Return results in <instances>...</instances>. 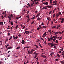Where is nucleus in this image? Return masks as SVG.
<instances>
[{
  "mask_svg": "<svg viewBox=\"0 0 64 64\" xmlns=\"http://www.w3.org/2000/svg\"><path fill=\"white\" fill-rule=\"evenodd\" d=\"M43 28H47V26H44Z\"/></svg>",
  "mask_w": 64,
  "mask_h": 64,
  "instance_id": "nucleus-46",
  "label": "nucleus"
},
{
  "mask_svg": "<svg viewBox=\"0 0 64 64\" xmlns=\"http://www.w3.org/2000/svg\"><path fill=\"white\" fill-rule=\"evenodd\" d=\"M12 37L11 36V37L10 38V39H9V40H11V39H12Z\"/></svg>",
  "mask_w": 64,
  "mask_h": 64,
  "instance_id": "nucleus-37",
  "label": "nucleus"
},
{
  "mask_svg": "<svg viewBox=\"0 0 64 64\" xmlns=\"http://www.w3.org/2000/svg\"><path fill=\"white\" fill-rule=\"evenodd\" d=\"M51 13H52V12L50 11V13H49V14H51Z\"/></svg>",
  "mask_w": 64,
  "mask_h": 64,
  "instance_id": "nucleus-60",
  "label": "nucleus"
},
{
  "mask_svg": "<svg viewBox=\"0 0 64 64\" xmlns=\"http://www.w3.org/2000/svg\"><path fill=\"white\" fill-rule=\"evenodd\" d=\"M57 5V3H55V4H53L52 5Z\"/></svg>",
  "mask_w": 64,
  "mask_h": 64,
  "instance_id": "nucleus-19",
  "label": "nucleus"
},
{
  "mask_svg": "<svg viewBox=\"0 0 64 64\" xmlns=\"http://www.w3.org/2000/svg\"><path fill=\"white\" fill-rule=\"evenodd\" d=\"M55 40H56V38H54V39L53 40V41L54 42H55Z\"/></svg>",
  "mask_w": 64,
  "mask_h": 64,
  "instance_id": "nucleus-30",
  "label": "nucleus"
},
{
  "mask_svg": "<svg viewBox=\"0 0 64 64\" xmlns=\"http://www.w3.org/2000/svg\"><path fill=\"white\" fill-rule=\"evenodd\" d=\"M27 32H26V34H28L29 33V32H30L29 31H27Z\"/></svg>",
  "mask_w": 64,
  "mask_h": 64,
  "instance_id": "nucleus-31",
  "label": "nucleus"
},
{
  "mask_svg": "<svg viewBox=\"0 0 64 64\" xmlns=\"http://www.w3.org/2000/svg\"><path fill=\"white\" fill-rule=\"evenodd\" d=\"M31 7H33V6H34V4H33L32 3L31 4Z\"/></svg>",
  "mask_w": 64,
  "mask_h": 64,
  "instance_id": "nucleus-24",
  "label": "nucleus"
},
{
  "mask_svg": "<svg viewBox=\"0 0 64 64\" xmlns=\"http://www.w3.org/2000/svg\"><path fill=\"white\" fill-rule=\"evenodd\" d=\"M39 28H41V29H42L43 28V27H42L41 26V25H40L39 26Z\"/></svg>",
  "mask_w": 64,
  "mask_h": 64,
  "instance_id": "nucleus-9",
  "label": "nucleus"
},
{
  "mask_svg": "<svg viewBox=\"0 0 64 64\" xmlns=\"http://www.w3.org/2000/svg\"><path fill=\"white\" fill-rule=\"evenodd\" d=\"M38 2H35V4H38Z\"/></svg>",
  "mask_w": 64,
  "mask_h": 64,
  "instance_id": "nucleus-36",
  "label": "nucleus"
},
{
  "mask_svg": "<svg viewBox=\"0 0 64 64\" xmlns=\"http://www.w3.org/2000/svg\"><path fill=\"white\" fill-rule=\"evenodd\" d=\"M50 57H52L53 55V52H52L51 53H50Z\"/></svg>",
  "mask_w": 64,
  "mask_h": 64,
  "instance_id": "nucleus-15",
  "label": "nucleus"
},
{
  "mask_svg": "<svg viewBox=\"0 0 64 64\" xmlns=\"http://www.w3.org/2000/svg\"><path fill=\"white\" fill-rule=\"evenodd\" d=\"M61 62L62 63V64H64V62L63 61H61Z\"/></svg>",
  "mask_w": 64,
  "mask_h": 64,
  "instance_id": "nucleus-32",
  "label": "nucleus"
},
{
  "mask_svg": "<svg viewBox=\"0 0 64 64\" xmlns=\"http://www.w3.org/2000/svg\"><path fill=\"white\" fill-rule=\"evenodd\" d=\"M42 57L44 58H46V56H45V55H42Z\"/></svg>",
  "mask_w": 64,
  "mask_h": 64,
  "instance_id": "nucleus-3",
  "label": "nucleus"
},
{
  "mask_svg": "<svg viewBox=\"0 0 64 64\" xmlns=\"http://www.w3.org/2000/svg\"><path fill=\"white\" fill-rule=\"evenodd\" d=\"M48 22L47 25H48V24H49V20H48Z\"/></svg>",
  "mask_w": 64,
  "mask_h": 64,
  "instance_id": "nucleus-58",
  "label": "nucleus"
},
{
  "mask_svg": "<svg viewBox=\"0 0 64 64\" xmlns=\"http://www.w3.org/2000/svg\"><path fill=\"white\" fill-rule=\"evenodd\" d=\"M18 38V36H16V40H17Z\"/></svg>",
  "mask_w": 64,
  "mask_h": 64,
  "instance_id": "nucleus-50",
  "label": "nucleus"
},
{
  "mask_svg": "<svg viewBox=\"0 0 64 64\" xmlns=\"http://www.w3.org/2000/svg\"><path fill=\"white\" fill-rule=\"evenodd\" d=\"M12 37H13V38H14V39H16V37L15 36H13Z\"/></svg>",
  "mask_w": 64,
  "mask_h": 64,
  "instance_id": "nucleus-16",
  "label": "nucleus"
},
{
  "mask_svg": "<svg viewBox=\"0 0 64 64\" xmlns=\"http://www.w3.org/2000/svg\"><path fill=\"white\" fill-rule=\"evenodd\" d=\"M28 54H32V53L31 52H30L29 51L28 52Z\"/></svg>",
  "mask_w": 64,
  "mask_h": 64,
  "instance_id": "nucleus-14",
  "label": "nucleus"
},
{
  "mask_svg": "<svg viewBox=\"0 0 64 64\" xmlns=\"http://www.w3.org/2000/svg\"><path fill=\"white\" fill-rule=\"evenodd\" d=\"M50 4H52V0H50Z\"/></svg>",
  "mask_w": 64,
  "mask_h": 64,
  "instance_id": "nucleus-33",
  "label": "nucleus"
},
{
  "mask_svg": "<svg viewBox=\"0 0 64 64\" xmlns=\"http://www.w3.org/2000/svg\"><path fill=\"white\" fill-rule=\"evenodd\" d=\"M37 55H35V56L34 57V58H36V57H37Z\"/></svg>",
  "mask_w": 64,
  "mask_h": 64,
  "instance_id": "nucleus-64",
  "label": "nucleus"
},
{
  "mask_svg": "<svg viewBox=\"0 0 64 64\" xmlns=\"http://www.w3.org/2000/svg\"><path fill=\"white\" fill-rule=\"evenodd\" d=\"M27 20L28 21H30V18L29 17L28 18Z\"/></svg>",
  "mask_w": 64,
  "mask_h": 64,
  "instance_id": "nucleus-25",
  "label": "nucleus"
},
{
  "mask_svg": "<svg viewBox=\"0 0 64 64\" xmlns=\"http://www.w3.org/2000/svg\"><path fill=\"white\" fill-rule=\"evenodd\" d=\"M34 23V21L32 22L31 23V24H33V23Z\"/></svg>",
  "mask_w": 64,
  "mask_h": 64,
  "instance_id": "nucleus-38",
  "label": "nucleus"
},
{
  "mask_svg": "<svg viewBox=\"0 0 64 64\" xmlns=\"http://www.w3.org/2000/svg\"><path fill=\"white\" fill-rule=\"evenodd\" d=\"M25 41H24V40L23 39L22 42H21V43L22 44V45H23L24 44H25Z\"/></svg>",
  "mask_w": 64,
  "mask_h": 64,
  "instance_id": "nucleus-1",
  "label": "nucleus"
},
{
  "mask_svg": "<svg viewBox=\"0 0 64 64\" xmlns=\"http://www.w3.org/2000/svg\"><path fill=\"white\" fill-rule=\"evenodd\" d=\"M8 17L9 18V19H11V17H10L9 16H8Z\"/></svg>",
  "mask_w": 64,
  "mask_h": 64,
  "instance_id": "nucleus-43",
  "label": "nucleus"
},
{
  "mask_svg": "<svg viewBox=\"0 0 64 64\" xmlns=\"http://www.w3.org/2000/svg\"><path fill=\"white\" fill-rule=\"evenodd\" d=\"M46 40H45L44 41V44H45L46 45Z\"/></svg>",
  "mask_w": 64,
  "mask_h": 64,
  "instance_id": "nucleus-53",
  "label": "nucleus"
},
{
  "mask_svg": "<svg viewBox=\"0 0 64 64\" xmlns=\"http://www.w3.org/2000/svg\"><path fill=\"white\" fill-rule=\"evenodd\" d=\"M46 61H47V60H46V59L44 60V62H45Z\"/></svg>",
  "mask_w": 64,
  "mask_h": 64,
  "instance_id": "nucleus-49",
  "label": "nucleus"
},
{
  "mask_svg": "<svg viewBox=\"0 0 64 64\" xmlns=\"http://www.w3.org/2000/svg\"><path fill=\"white\" fill-rule=\"evenodd\" d=\"M43 4H45V5H47L48 4V2H44L43 3Z\"/></svg>",
  "mask_w": 64,
  "mask_h": 64,
  "instance_id": "nucleus-2",
  "label": "nucleus"
},
{
  "mask_svg": "<svg viewBox=\"0 0 64 64\" xmlns=\"http://www.w3.org/2000/svg\"><path fill=\"white\" fill-rule=\"evenodd\" d=\"M11 17L12 18H13V14H11Z\"/></svg>",
  "mask_w": 64,
  "mask_h": 64,
  "instance_id": "nucleus-23",
  "label": "nucleus"
},
{
  "mask_svg": "<svg viewBox=\"0 0 64 64\" xmlns=\"http://www.w3.org/2000/svg\"><path fill=\"white\" fill-rule=\"evenodd\" d=\"M50 40H53V38H52V37H51L50 38Z\"/></svg>",
  "mask_w": 64,
  "mask_h": 64,
  "instance_id": "nucleus-40",
  "label": "nucleus"
},
{
  "mask_svg": "<svg viewBox=\"0 0 64 64\" xmlns=\"http://www.w3.org/2000/svg\"><path fill=\"white\" fill-rule=\"evenodd\" d=\"M59 15H61V13L60 12H59Z\"/></svg>",
  "mask_w": 64,
  "mask_h": 64,
  "instance_id": "nucleus-61",
  "label": "nucleus"
},
{
  "mask_svg": "<svg viewBox=\"0 0 64 64\" xmlns=\"http://www.w3.org/2000/svg\"><path fill=\"white\" fill-rule=\"evenodd\" d=\"M10 24L11 25H13V22H10Z\"/></svg>",
  "mask_w": 64,
  "mask_h": 64,
  "instance_id": "nucleus-18",
  "label": "nucleus"
},
{
  "mask_svg": "<svg viewBox=\"0 0 64 64\" xmlns=\"http://www.w3.org/2000/svg\"><path fill=\"white\" fill-rule=\"evenodd\" d=\"M56 16L58 17V16H59V14L58 13H57L56 14Z\"/></svg>",
  "mask_w": 64,
  "mask_h": 64,
  "instance_id": "nucleus-28",
  "label": "nucleus"
},
{
  "mask_svg": "<svg viewBox=\"0 0 64 64\" xmlns=\"http://www.w3.org/2000/svg\"><path fill=\"white\" fill-rule=\"evenodd\" d=\"M57 55L58 56V57H60V55H59V54H57Z\"/></svg>",
  "mask_w": 64,
  "mask_h": 64,
  "instance_id": "nucleus-59",
  "label": "nucleus"
},
{
  "mask_svg": "<svg viewBox=\"0 0 64 64\" xmlns=\"http://www.w3.org/2000/svg\"><path fill=\"white\" fill-rule=\"evenodd\" d=\"M56 43H58V40H56Z\"/></svg>",
  "mask_w": 64,
  "mask_h": 64,
  "instance_id": "nucleus-42",
  "label": "nucleus"
},
{
  "mask_svg": "<svg viewBox=\"0 0 64 64\" xmlns=\"http://www.w3.org/2000/svg\"><path fill=\"white\" fill-rule=\"evenodd\" d=\"M49 32H50V34H52V32H51V30H50L49 31H48Z\"/></svg>",
  "mask_w": 64,
  "mask_h": 64,
  "instance_id": "nucleus-12",
  "label": "nucleus"
},
{
  "mask_svg": "<svg viewBox=\"0 0 64 64\" xmlns=\"http://www.w3.org/2000/svg\"><path fill=\"white\" fill-rule=\"evenodd\" d=\"M18 25L15 27V28H16V29H17V28H18Z\"/></svg>",
  "mask_w": 64,
  "mask_h": 64,
  "instance_id": "nucleus-22",
  "label": "nucleus"
},
{
  "mask_svg": "<svg viewBox=\"0 0 64 64\" xmlns=\"http://www.w3.org/2000/svg\"><path fill=\"white\" fill-rule=\"evenodd\" d=\"M39 41H40V40H36V42H39Z\"/></svg>",
  "mask_w": 64,
  "mask_h": 64,
  "instance_id": "nucleus-55",
  "label": "nucleus"
},
{
  "mask_svg": "<svg viewBox=\"0 0 64 64\" xmlns=\"http://www.w3.org/2000/svg\"><path fill=\"white\" fill-rule=\"evenodd\" d=\"M27 5H28V6H29L30 7H31V5H30V4L28 3L27 4Z\"/></svg>",
  "mask_w": 64,
  "mask_h": 64,
  "instance_id": "nucleus-11",
  "label": "nucleus"
},
{
  "mask_svg": "<svg viewBox=\"0 0 64 64\" xmlns=\"http://www.w3.org/2000/svg\"><path fill=\"white\" fill-rule=\"evenodd\" d=\"M24 48H29V47L28 46H25L24 47Z\"/></svg>",
  "mask_w": 64,
  "mask_h": 64,
  "instance_id": "nucleus-39",
  "label": "nucleus"
},
{
  "mask_svg": "<svg viewBox=\"0 0 64 64\" xmlns=\"http://www.w3.org/2000/svg\"><path fill=\"white\" fill-rule=\"evenodd\" d=\"M47 18L48 19V21H49V19L50 18H49L48 17Z\"/></svg>",
  "mask_w": 64,
  "mask_h": 64,
  "instance_id": "nucleus-48",
  "label": "nucleus"
},
{
  "mask_svg": "<svg viewBox=\"0 0 64 64\" xmlns=\"http://www.w3.org/2000/svg\"><path fill=\"white\" fill-rule=\"evenodd\" d=\"M8 48H12V47H9Z\"/></svg>",
  "mask_w": 64,
  "mask_h": 64,
  "instance_id": "nucleus-56",
  "label": "nucleus"
},
{
  "mask_svg": "<svg viewBox=\"0 0 64 64\" xmlns=\"http://www.w3.org/2000/svg\"><path fill=\"white\" fill-rule=\"evenodd\" d=\"M58 33H59L60 34H62V32H58Z\"/></svg>",
  "mask_w": 64,
  "mask_h": 64,
  "instance_id": "nucleus-21",
  "label": "nucleus"
},
{
  "mask_svg": "<svg viewBox=\"0 0 64 64\" xmlns=\"http://www.w3.org/2000/svg\"><path fill=\"white\" fill-rule=\"evenodd\" d=\"M62 37H62V36L60 37L58 39V40H61V39H62Z\"/></svg>",
  "mask_w": 64,
  "mask_h": 64,
  "instance_id": "nucleus-4",
  "label": "nucleus"
},
{
  "mask_svg": "<svg viewBox=\"0 0 64 64\" xmlns=\"http://www.w3.org/2000/svg\"><path fill=\"white\" fill-rule=\"evenodd\" d=\"M46 32H45L44 34V36L46 35Z\"/></svg>",
  "mask_w": 64,
  "mask_h": 64,
  "instance_id": "nucleus-63",
  "label": "nucleus"
},
{
  "mask_svg": "<svg viewBox=\"0 0 64 64\" xmlns=\"http://www.w3.org/2000/svg\"><path fill=\"white\" fill-rule=\"evenodd\" d=\"M56 61H59V58H57V59L56 60Z\"/></svg>",
  "mask_w": 64,
  "mask_h": 64,
  "instance_id": "nucleus-44",
  "label": "nucleus"
},
{
  "mask_svg": "<svg viewBox=\"0 0 64 64\" xmlns=\"http://www.w3.org/2000/svg\"><path fill=\"white\" fill-rule=\"evenodd\" d=\"M36 52H34L33 54H34V55H36Z\"/></svg>",
  "mask_w": 64,
  "mask_h": 64,
  "instance_id": "nucleus-62",
  "label": "nucleus"
},
{
  "mask_svg": "<svg viewBox=\"0 0 64 64\" xmlns=\"http://www.w3.org/2000/svg\"><path fill=\"white\" fill-rule=\"evenodd\" d=\"M52 29H54V28H56V26H54L52 27Z\"/></svg>",
  "mask_w": 64,
  "mask_h": 64,
  "instance_id": "nucleus-34",
  "label": "nucleus"
},
{
  "mask_svg": "<svg viewBox=\"0 0 64 64\" xmlns=\"http://www.w3.org/2000/svg\"><path fill=\"white\" fill-rule=\"evenodd\" d=\"M34 46H36V48H38V46H37L36 45V44H34Z\"/></svg>",
  "mask_w": 64,
  "mask_h": 64,
  "instance_id": "nucleus-17",
  "label": "nucleus"
},
{
  "mask_svg": "<svg viewBox=\"0 0 64 64\" xmlns=\"http://www.w3.org/2000/svg\"><path fill=\"white\" fill-rule=\"evenodd\" d=\"M25 26H24V27L22 28V29H24V28H25Z\"/></svg>",
  "mask_w": 64,
  "mask_h": 64,
  "instance_id": "nucleus-57",
  "label": "nucleus"
},
{
  "mask_svg": "<svg viewBox=\"0 0 64 64\" xmlns=\"http://www.w3.org/2000/svg\"><path fill=\"white\" fill-rule=\"evenodd\" d=\"M40 29V28L39 27H38L37 28V29L36 30L37 31H38V30H39Z\"/></svg>",
  "mask_w": 64,
  "mask_h": 64,
  "instance_id": "nucleus-29",
  "label": "nucleus"
},
{
  "mask_svg": "<svg viewBox=\"0 0 64 64\" xmlns=\"http://www.w3.org/2000/svg\"><path fill=\"white\" fill-rule=\"evenodd\" d=\"M37 20H38L40 21L41 20V18H40L39 17H38V19H37Z\"/></svg>",
  "mask_w": 64,
  "mask_h": 64,
  "instance_id": "nucleus-7",
  "label": "nucleus"
},
{
  "mask_svg": "<svg viewBox=\"0 0 64 64\" xmlns=\"http://www.w3.org/2000/svg\"><path fill=\"white\" fill-rule=\"evenodd\" d=\"M8 42V39H6L5 41L4 42L5 44H6V42Z\"/></svg>",
  "mask_w": 64,
  "mask_h": 64,
  "instance_id": "nucleus-10",
  "label": "nucleus"
},
{
  "mask_svg": "<svg viewBox=\"0 0 64 64\" xmlns=\"http://www.w3.org/2000/svg\"><path fill=\"white\" fill-rule=\"evenodd\" d=\"M55 14H54L53 16V18H54V17H55Z\"/></svg>",
  "mask_w": 64,
  "mask_h": 64,
  "instance_id": "nucleus-41",
  "label": "nucleus"
},
{
  "mask_svg": "<svg viewBox=\"0 0 64 64\" xmlns=\"http://www.w3.org/2000/svg\"><path fill=\"white\" fill-rule=\"evenodd\" d=\"M38 54H39V53H36V56H37V55H38Z\"/></svg>",
  "mask_w": 64,
  "mask_h": 64,
  "instance_id": "nucleus-52",
  "label": "nucleus"
},
{
  "mask_svg": "<svg viewBox=\"0 0 64 64\" xmlns=\"http://www.w3.org/2000/svg\"><path fill=\"white\" fill-rule=\"evenodd\" d=\"M54 33H55L56 34H58V32H55Z\"/></svg>",
  "mask_w": 64,
  "mask_h": 64,
  "instance_id": "nucleus-54",
  "label": "nucleus"
},
{
  "mask_svg": "<svg viewBox=\"0 0 64 64\" xmlns=\"http://www.w3.org/2000/svg\"><path fill=\"white\" fill-rule=\"evenodd\" d=\"M57 1H54L52 2V3H57Z\"/></svg>",
  "mask_w": 64,
  "mask_h": 64,
  "instance_id": "nucleus-5",
  "label": "nucleus"
},
{
  "mask_svg": "<svg viewBox=\"0 0 64 64\" xmlns=\"http://www.w3.org/2000/svg\"><path fill=\"white\" fill-rule=\"evenodd\" d=\"M53 46H54V44H52L50 46V47H52Z\"/></svg>",
  "mask_w": 64,
  "mask_h": 64,
  "instance_id": "nucleus-20",
  "label": "nucleus"
},
{
  "mask_svg": "<svg viewBox=\"0 0 64 64\" xmlns=\"http://www.w3.org/2000/svg\"><path fill=\"white\" fill-rule=\"evenodd\" d=\"M48 41H49H49H50V38H48Z\"/></svg>",
  "mask_w": 64,
  "mask_h": 64,
  "instance_id": "nucleus-26",
  "label": "nucleus"
},
{
  "mask_svg": "<svg viewBox=\"0 0 64 64\" xmlns=\"http://www.w3.org/2000/svg\"><path fill=\"white\" fill-rule=\"evenodd\" d=\"M8 46H9V44H8L6 46V48H7V47H8Z\"/></svg>",
  "mask_w": 64,
  "mask_h": 64,
  "instance_id": "nucleus-45",
  "label": "nucleus"
},
{
  "mask_svg": "<svg viewBox=\"0 0 64 64\" xmlns=\"http://www.w3.org/2000/svg\"><path fill=\"white\" fill-rule=\"evenodd\" d=\"M59 50L60 51H63V48H62V49H60Z\"/></svg>",
  "mask_w": 64,
  "mask_h": 64,
  "instance_id": "nucleus-35",
  "label": "nucleus"
},
{
  "mask_svg": "<svg viewBox=\"0 0 64 64\" xmlns=\"http://www.w3.org/2000/svg\"><path fill=\"white\" fill-rule=\"evenodd\" d=\"M18 36H19L20 38V37L21 36V34H18Z\"/></svg>",
  "mask_w": 64,
  "mask_h": 64,
  "instance_id": "nucleus-13",
  "label": "nucleus"
},
{
  "mask_svg": "<svg viewBox=\"0 0 64 64\" xmlns=\"http://www.w3.org/2000/svg\"><path fill=\"white\" fill-rule=\"evenodd\" d=\"M34 50H32L30 51V52H31L32 53H33V51H34Z\"/></svg>",
  "mask_w": 64,
  "mask_h": 64,
  "instance_id": "nucleus-8",
  "label": "nucleus"
},
{
  "mask_svg": "<svg viewBox=\"0 0 64 64\" xmlns=\"http://www.w3.org/2000/svg\"><path fill=\"white\" fill-rule=\"evenodd\" d=\"M51 43H49V42L48 44V45H49V46L51 45Z\"/></svg>",
  "mask_w": 64,
  "mask_h": 64,
  "instance_id": "nucleus-27",
  "label": "nucleus"
},
{
  "mask_svg": "<svg viewBox=\"0 0 64 64\" xmlns=\"http://www.w3.org/2000/svg\"><path fill=\"white\" fill-rule=\"evenodd\" d=\"M63 22H64V20H62L61 21V22L62 23H63Z\"/></svg>",
  "mask_w": 64,
  "mask_h": 64,
  "instance_id": "nucleus-51",
  "label": "nucleus"
},
{
  "mask_svg": "<svg viewBox=\"0 0 64 64\" xmlns=\"http://www.w3.org/2000/svg\"><path fill=\"white\" fill-rule=\"evenodd\" d=\"M47 7L48 8H52V6H47Z\"/></svg>",
  "mask_w": 64,
  "mask_h": 64,
  "instance_id": "nucleus-6",
  "label": "nucleus"
},
{
  "mask_svg": "<svg viewBox=\"0 0 64 64\" xmlns=\"http://www.w3.org/2000/svg\"><path fill=\"white\" fill-rule=\"evenodd\" d=\"M47 7H48L47 6H46L45 7V9H47L48 8H47Z\"/></svg>",
  "mask_w": 64,
  "mask_h": 64,
  "instance_id": "nucleus-47",
  "label": "nucleus"
}]
</instances>
